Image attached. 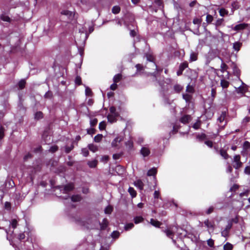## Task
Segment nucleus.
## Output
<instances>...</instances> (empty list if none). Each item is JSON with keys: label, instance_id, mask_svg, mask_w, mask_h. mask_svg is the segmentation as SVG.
<instances>
[{"label": "nucleus", "instance_id": "nucleus-1", "mask_svg": "<svg viewBox=\"0 0 250 250\" xmlns=\"http://www.w3.org/2000/svg\"><path fill=\"white\" fill-rule=\"evenodd\" d=\"M183 88V86L178 83L175 84L172 89H169L168 87L162 85L161 89L164 102L167 104H170V102L168 100V97L174 93H180Z\"/></svg>", "mask_w": 250, "mask_h": 250}, {"label": "nucleus", "instance_id": "nucleus-2", "mask_svg": "<svg viewBox=\"0 0 250 250\" xmlns=\"http://www.w3.org/2000/svg\"><path fill=\"white\" fill-rule=\"evenodd\" d=\"M162 231L166 234L167 237L172 239V242L176 246V240L173 238L174 234L176 233L177 235L180 237H182L186 235V233L183 234L182 232H184V230L181 229H179L177 226L172 227L171 226H169L167 229L162 230Z\"/></svg>", "mask_w": 250, "mask_h": 250}, {"label": "nucleus", "instance_id": "nucleus-3", "mask_svg": "<svg viewBox=\"0 0 250 250\" xmlns=\"http://www.w3.org/2000/svg\"><path fill=\"white\" fill-rule=\"evenodd\" d=\"M88 34L86 32V29L82 27L79 29V32L76 36L75 43L79 50L80 53L82 55L81 47L84 45L85 42L88 38Z\"/></svg>", "mask_w": 250, "mask_h": 250}, {"label": "nucleus", "instance_id": "nucleus-4", "mask_svg": "<svg viewBox=\"0 0 250 250\" xmlns=\"http://www.w3.org/2000/svg\"><path fill=\"white\" fill-rule=\"evenodd\" d=\"M18 225V221L16 219H13L9 222V227L8 229H6L5 231L7 234V239L9 241L10 245L14 246L12 244V241L10 238V235H11L14 232V229H15Z\"/></svg>", "mask_w": 250, "mask_h": 250}, {"label": "nucleus", "instance_id": "nucleus-5", "mask_svg": "<svg viewBox=\"0 0 250 250\" xmlns=\"http://www.w3.org/2000/svg\"><path fill=\"white\" fill-rule=\"evenodd\" d=\"M139 153L140 155L142 156L144 160H148L149 156L151 154V149L150 146L148 144H146L142 146Z\"/></svg>", "mask_w": 250, "mask_h": 250}, {"label": "nucleus", "instance_id": "nucleus-6", "mask_svg": "<svg viewBox=\"0 0 250 250\" xmlns=\"http://www.w3.org/2000/svg\"><path fill=\"white\" fill-rule=\"evenodd\" d=\"M124 136L120 135L117 136L112 142L111 146L117 149H120L122 146V141L124 140Z\"/></svg>", "mask_w": 250, "mask_h": 250}, {"label": "nucleus", "instance_id": "nucleus-7", "mask_svg": "<svg viewBox=\"0 0 250 250\" xmlns=\"http://www.w3.org/2000/svg\"><path fill=\"white\" fill-rule=\"evenodd\" d=\"M232 167L235 169H238L242 167L243 163L241 161V156L240 155H235L232 159Z\"/></svg>", "mask_w": 250, "mask_h": 250}, {"label": "nucleus", "instance_id": "nucleus-8", "mask_svg": "<svg viewBox=\"0 0 250 250\" xmlns=\"http://www.w3.org/2000/svg\"><path fill=\"white\" fill-rule=\"evenodd\" d=\"M241 83V85L236 88V91L237 93L244 94L249 91L250 87L244 83L241 80H239Z\"/></svg>", "mask_w": 250, "mask_h": 250}, {"label": "nucleus", "instance_id": "nucleus-9", "mask_svg": "<svg viewBox=\"0 0 250 250\" xmlns=\"http://www.w3.org/2000/svg\"><path fill=\"white\" fill-rule=\"evenodd\" d=\"M183 99L186 101L187 104L189 105L193 103V96L192 94L188 93H183L182 94Z\"/></svg>", "mask_w": 250, "mask_h": 250}, {"label": "nucleus", "instance_id": "nucleus-10", "mask_svg": "<svg viewBox=\"0 0 250 250\" xmlns=\"http://www.w3.org/2000/svg\"><path fill=\"white\" fill-rule=\"evenodd\" d=\"M232 226L230 223H228L226 227L221 230V235L223 237H227L229 236L230 230Z\"/></svg>", "mask_w": 250, "mask_h": 250}, {"label": "nucleus", "instance_id": "nucleus-11", "mask_svg": "<svg viewBox=\"0 0 250 250\" xmlns=\"http://www.w3.org/2000/svg\"><path fill=\"white\" fill-rule=\"evenodd\" d=\"M188 67V63L187 62H185L180 64L179 65V69L177 71V75L180 76L182 74L183 71Z\"/></svg>", "mask_w": 250, "mask_h": 250}, {"label": "nucleus", "instance_id": "nucleus-12", "mask_svg": "<svg viewBox=\"0 0 250 250\" xmlns=\"http://www.w3.org/2000/svg\"><path fill=\"white\" fill-rule=\"evenodd\" d=\"M231 67L233 70V73L234 75L236 76L239 80H240L239 78L240 75V71L238 68L237 65L234 63H232Z\"/></svg>", "mask_w": 250, "mask_h": 250}, {"label": "nucleus", "instance_id": "nucleus-13", "mask_svg": "<svg viewBox=\"0 0 250 250\" xmlns=\"http://www.w3.org/2000/svg\"><path fill=\"white\" fill-rule=\"evenodd\" d=\"M146 59L148 61L150 62H152V64L153 65V66L155 67V69L157 71H162V69H158L157 68V65L156 64V63L154 62V57L151 54H146Z\"/></svg>", "mask_w": 250, "mask_h": 250}, {"label": "nucleus", "instance_id": "nucleus-14", "mask_svg": "<svg viewBox=\"0 0 250 250\" xmlns=\"http://www.w3.org/2000/svg\"><path fill=\"white\" fill-rule=\"evenodd\" d=\"M74 188V184L72 183H69L66 185H65L63 188V190L64 193H67L71 190H73V189Z\"/></svg>", "mask_w": 250, "mask_h": 250}, {"label": "nucleus", "instance_id": "nucleus-15", "mask_svg": "<svg viewBox=\"0 0 250 250\" xmlns=\"http://www.w3.org/2000/svg\"><path fill=\"white\" fill-rule=\"evenodd\" d=\"M157 170L156 167H152V168L149 169L147 172V175L148 176H153L154 179L156 180V175L157 174Z\"/></svg>", "mask_w": 250, "mask_h": 250}, {"label": "nucleus", "instance_id": "nucleus-16", "mask_svg": "<svg viewBox=\"0 0 250 250\" xmlns=\"http://www.w3.org/2000/svg\"><path fill=\"white\" fill-rule=\"evenodd\" d=\"M134 185L140 190H143L144 189V184L141 180L139 179L135 181L134 182Z\"/></svg>", "mask_w": 250, "mask_h": 250}, {"label": "nucleus", "instance_id": "nucleus-17", "mask_svg": "<svg viewBox=\"0 0 250 250\" xmlns=\"http://www.w3.org/2000/svg\"><path fill=\"white\" fill-rule=\"evenodd\" d=\"M101 230L105 229L108 226V221L107 219L104 218L102 223H99Z\"/></svg>", "mask_w": 250, "mask_h": 250}, {"label": "nucleus", "instance_id": "nucleus-18", "mask_svg": "<svg viewBox=\"0 0 250 250\" xmlns=\"http://www.w3.org/2000/svg\"><path fill=\"white\" fill-rule=\"evenodd\" d=\"M247 26V24L245 23H241L237 25H236L233 28V30L234 31H239L240 30H242L245 29Z\"/></svg>", "mask_w": 250, "mask_h": 250}, {"label": "nucleus", "instance_id": "nucleus-19", "mask_svg": "<svg viewBox=\"0 0 250 250\" xmlns=\"http://www.w3.org/2000/svg\"><path fill=\"white\" fill-rule=\"evenodd\" d=\"M190 120H191V116L188 115H186L181 118L180 122L183 124H187Z\"/></svg>", "mask_w": 250, "mask_h": 250}, {"label": "nucleus", "instance_id": "nucleus-20", "mask_svg": "<svg viewBox=\"0 0 250 250\" xmlns=\"http://www.w3.org/2000/svg\"><path fill=\"white\" fill-rule=\"evenodd\" d=\"M61 14L66 16L69 19H72L74 17L73 13L68 10H62L61 12Z\"/></svg>", "mask_w": 250, "mask_h": 250}, {"label": "nucleus", "instance_id": "nucleus-21", "mask_svg": "<svg viewBox=\"0 0 250 250\" xmlns=\"http://www.w3.org/2000/svg\"><path fill=\"white\" fill-rule=\"evenodd\" d=\"M125 145L128 150H131L134 147L133 142L131 140H129L125 143Z\"/></svg>", "mask_w": 250, "mask_h": 250}, {"label": "nucleus", "instance_id": "nucleus-22", "mask_svg": "<svg viewBox=\"0 0 250 250\" xmlns=\"http://www.w3.org/2000/svg\"><path fill=\"white\" fill-rule=\"evenodd\" d=\"M198 58V54L193 51H191L190 54V58L189 61L190 62H192L195 61L197 60Z\"/></svg>", "mask_w": 250, "mask_h": 250}, {"label": "nucleus", "instance_id": "nucleus-23", "mask_svg": "<svg viewBox=\"0 0 250 250\" xmlns=\"http://www.w3.org/2000/svg\"><path fill=\"white\" fill-rule=\"evenodd\" d=\"M242 45V42H236L233 44V49L236 52H238L240 49Z\"/></svg>", "mask_w": 250, "mask_h": 250}, {"label": "nucleus", "instance_id": "nucleus-24", "mask_svg": "<svg viewBox=\"0 0 250 250\" xmlns=\"http://www.w3.org/2000/svg\"><path fill=\"white\" fill-rule=\"evenodd\" d=\"M219 59L222 62V63L221 64V69H220L221 72L223 73H224L226 71L228 75L229 73H228V72L227 71V70L228 69V66L223 62V60L220 57H219Z\"/></svg>", "mask_w": 250, "mask_h": 250}, {"label": "nucleus", "instance_id": "nucleus-25", "mask_svg": "<svg viewBox=\"0 0 250 250\" xmlns=\"http://www.w3.org/2000/svg\"><path fill=\"white\" fill-rule=\"evenodd\" d=\"M226 117V111H223L220 116L218 118L217 121L219 122L221 124H222L225 120Z\"/></svg>", "mask_w": 250, "mask_h": 250}, {"label": "nucleus", "instance_id": "nucleus-26", "mask_svg": "<svg viewBox=\"0 0 250 250\" xmlns=\"http://www.w3.org/2000/svg\"><path fill=\"white\" fill-rule=\"evenodd\" d=\"M150 223L152 226L157 228H159L160 225H161V222L152 218L150 219Z\"/></svg>", "mask_w": 250, "mask_h": 250}, {"label": "nucleus", "instance_id": "nucleus-27", "mask_svg": "<svg viewBox=\"0 0 250 250\" xmlns=\"http://www.w3.org/2000/svg\"><path fill=\"white\" fill-rule=\"evenodd\" d=\"M243 149L248 152L250 151V143L249 142H244L243 144Z\"/></svg>", "mask_w": 250, "mask_h": 250}, {"label": "nucleus", "instance_id": "nucleus-28", "mask_svg": "<svg viewBox=\"0 0 250 250\" xmlns=\"http://www.w3.org/2000/svg\"><path fill=\"white\" fill-rule=\"evenodd\" d=\"M186 92L188 94H190L192 95L194 92V87L192 85L188 84L186 87Z\"/></svg>", "mask_w": 250, "mask_h": 250}, {"label": "nucleus", "instance_id": "nucleus-29", "mask_svg": "<svg viewBox=\"0 0 250 250\" xmlns=\"http://www.w3.org/2000/svg\"><path fill=\"white\" fill-rule=\"evenodd\" d=\"M196 138L199 141L202 142L206 139L207 136L205 133L198 134L196 136Z\"/></svg>", "mask_w": 250, "mask_h": 250}, {"label": "nucleus", "instance_id": "nucleus-30", "mask_svg": "<svg viewBox=\"0 0 250 250\" xmlns=\"http://www.w3.org/2000/svg\"><path fill=\"white\" fill-rule=\"evenodd\" d=\"M97 163L98 162L97 160H93L92 161H88L87 162V165L90 168H94L97 166Z\"/></svg>", "mask_w": 250, "mask_h": 250}, {"label": "nucleus", "instance_id": "nucleus-31", "mask_svg": "<svg viewBox=\"0 0 250 250\" xmlns=\"http://www.w3.org/2000/svg\"><path fill=\"white\" fill-rule=\"evenodd\" d=\"M118 116H115L114 115L109 114L107 116L108 121L111 123H114L116 121V117Z\"/></svg>", "mask_w": 250, "mask_h": 250}, {"label": "nucleus", "instance_id": "nucleus-32", "mask_svg": "<svg viewBox=\"0 0 250 250\" xmlns=\"http://www.w3.org/2000/svg\"><path fill=\"white\" fill-rule=\"evenodd\" d=\"M233 248V245L230 244L229 242H227L224 245L223 250H232Z\"/></svg>", "mask_w": 250, "mask_h": 250}, {"label": "nucleus", "instance_id": "nucleus-33", "mask_svg": "<svg viewBox=\"0 0 250 250\" xmlns=\"http://www.w3.org/2000/svg\"><path fill=\"white\" fill-rule=\"evenodd\" d=\"M220 154L221 155L222 157H223L225 159H227L229 157V155L227 153L226 150L224 149H221L220 150Z\"/></svg>", "mask_w": 250, "mask_h": 250}, {"label": "nucleus", "instance_id": "nucleus-34", "mask_svg": "<svg viewBox=\"0 0 250 250\" xmlns=\"http://www.w3.org/2000/svg\"><path fill=\"white\" fill-rule=\"evenodd\" d=\"M128 192L129 193L132 198H134L136 197V192L133 188L129 187L128 189Z\"/></svg>", "mask_w": 250, "mask_h": 250}, {"label": "nucleus", "instance_id": "nucleus-35", "mask_svg": "<svg viewBox=\"0 0 250 250\" xmlns=\"http://www.w3.org/2000/svg\"><path fill=\"white\" fill-rule=\"evenodd\" d=\"M204 224L206 227H207V228H208L209 229H213V225L211 222L209 221L208 220H207L205 221Z\"/></svg>", "mask_w": 250, "mask_h": 250}, {"label": "nucleus", "instance_id": "nucleus-36", "mask_svg": "<svg viewBox=\"0 0 250 250\" xmlns=\"http://www.w3.org/2000/svg\"><path fill=\"white\" fill-rule=\"evenodd\" d=\"M224 22V19L223 18L217 20L216 22L213 23L215 25V28L218 30L217 28L218 26L221 25Z\"/></svg>", "mask_w": 250, "mask_h": 250}, {"label": "nucleus", "instance_id": "nucleus-37", "mask_svg": "<svg viewBox=\"0 0 250 250\" xmlns=\"http://www.w3.org/2000/svg\"><path fill=\"white\" fill-rule=\"evenodd\" d=\"M221 85L223 88H227L229 85V82L226 80L222 79L221 81Z\"/></svg>", "mask_w": 250, "mask_h": 250}, {"label": "nucleus", "instance_id": "nucleus-38", "mask_svg": "<svg viewBox=\"0 0 250 250\" xmlns=\"http://www.w3.org/2000/svg\"><path fill=\"white\" fill-rule=\"evenodd\" d=\"M71 199L74 202H79L81 200V197L79 195H75L71 196Z\"/></svg>", "mask_w": 250, "mask_h": 250}, {"label": "nucleus", "instance_id": "nucleus-39", "mask_svg": "<svg viewBox=\"0 0 250 250\" xmlns=\"http://www.w3.org/2000/svg\"><path fill=\"white\" fill-rule=\"evenodd\" d=\"M134 225L132 223H127L125 226L124 229L125 230L128 231L132 229L134 227Z\"/></svg>", "mask_w": 250, "mask_h": 250}, {"label": "nucleus", "instance_id": "nucleus-40", "mask_svg": "<svg viewBox=\"0 0 250 250\" xmlns=\"http://www.w3.org/2000/svg\"><path fill=\"white\" fill-rule=\"evenodd\" d=\"M110 112L111 115H114L115 116H119V113L116 111V109L114 106H111L109 108Z\"/></svg>", "mask_w": 250, "mask_h": 250}, {"label": "nucleus", "instance_id": "nucleus-41", "mask_svg": "<svg viewBox=\"0 0 250 250\" xmlns=\"http://www.w3.org/2000/svg\"><path fill=\"white\" fill-rule=\"evenodd\" d=\"M121 9L119 6H114L112 9V12L114 14H118L120 12Z\"/></svg>", "mask_w": 250, "mask_h": 250}, {"label": "nucleus", "instance_id": "nucleus-42", "mask_svg": "<svg viewBox=\"0 0 250 250\" xmlns=\"http://www.w3.org/2000/svg\"><path fill=\"white\" fill-rule=\"evenodd\" d=\"M238 222V218L237 216H236L234 218H232L231 219H229L228 220V223H230L231 224V226H232V225L233 223L237 224Z\"/></svg>", "mask_w": 250, "mask_h": 250}, {"label": "nucleus", "instance_id": "nucleus-43", "mask_svg": "<svg viewBox=\"0 0 250 250\" xmlns=\"http://www.w3.org/2000/svg\"><path fill=\"white\" fill-rule=\"evenodd\" d=\"M113 211V208L111 206L106 207L104 209V212L105 214H111Z\"/></svg>", "mask_w": 250, "mask_h": 250}, {"label": "nucleus", "instance_id": "nucleus-44", "mask_svg": "<svg viewBox=\"0 0 250 250\" xmlns=\"http://www.w3.org/2000/svg\"><path fill=\"white\" fill-rule=\"evenodd\" d=\"M144 218L142 216H136L134 218V223L136 224L142 222Z\"/></svg>", "mask_w": 250, "mask_h": 250}, {"label": "nucleus", "instance_id": "nucleus-45", "mask_svg": "<svg viewBox=\"0 0 250 250\" xmlns=\"http://www.w3.org/2000/svg\"><path fill=\"white\" fill-rule=\"evenodd\" d=\"M250 189H246L245 190V191L243 192H241L239 194V196L240 197H243L244 196H248L249 194V193H250Z\"/></svg>", "mask_w": 250, "mask_h": 250}, {"label": "nucleus", "instance_id": "nucleus-46", "mask_svg": "<svg viewBox=\"0 0 250 250\" xmlns=\"http://www.w3.org/2000/svg\"><path fill=\"white\" fill-rule=\"evenodd\" d=\"M122 78V75L120 74H118L114 76L113 77V81L115 83H118L120 81Z\"/></svg>", "mask_w": 250, "mask_h": 250}, {"label": "nucleus", "instance_id": "nucleus-47", "mask_svg": "<svg viewBox=\"0 0 250 250\" xmlns=\"http://www.w3.org/2000/svg\"><path fill=\"white\" fill-rule=\"evenodd\" d=\"M172 81V79H170V78H167V79H166L165 80L164 83H163V84L160 83V85L161 86V85H164L166 87H168V86H166V85H165V83L167 84V85H169V84H170L171 83Z\"/></svg>", "mask_w": 250, "mask_h": 250}, {"label": "nucleus", "instance_id": "nucleus-48", "mask_svg": "<svg viewBox=\"0 0 250 250\" xmlns=\"http://www.w3.org/2000/svg\"><path fill=\"white\" fill-rule=\"evenodd\" d=\"M88 148L90 150H91V151H92L93 152H96L98 150L97 147L93 144L89 145Z\"/></svg>", "mask_w": 250, "mask_h": 250}, {"label": "nucleus", "instance_id": "nucleus-49", "mask_svg": "<svg viewBox=\"0 0 250 250\" xmlns=\"http://www.w3.org/2000/svg\"><path fill=\"white\" fill-rule=\"evenodd\" d=\"M43 117V114L42 112L39 111L35 114V118L39 120Z\"/></svg>", "mask_w": 250, "mask_h": 250}, {"label": "nucleus", "instance_id": "nucleus-50", "mask_svg": "<svg viewBox=\"0 0 250 250\" xmlns=\"http://www.w3.org/2000/svg\"><path fill=\"white\" fill-rule=\"evenodd\" d=\"M200 125H201V121L200 120H198L196 123H195L193 124L192 127L195 130H197L200 128Z\"/></svg>", "mask_w": 250, "mask_h": 250}, {"label": "nucleus", "instance_id": "nucleus-51", "mask_svg": "<svg viewBox=\"0 0 250 250\" xmlns=\"http://www.w3.org/2000/svg\"><path fill=\"white\" fill-rule=\"evenodd\" d=\"M120 232L118 231H113L111 234V237L114 239L118 238Z\"/></svg>", "mask_w": 250, "mask_h": 250}, {"label": "nucleus", "instance_id": "nucleus-52", "mask_svg": "<svg viewBox=\"0 0 250 250\" xmlns=\"http://www.w3.org/2000/svg\"><path fill=\"white\" fill-rule=\"evenodd\" d=\"M228 13V12L224 8H221L219 10V14L222 17H224L225 15H227Z\"/></svg>", "mask_w": 250, "mask_h": 250}, {"label": "nucleus", "instance_id": "nucleus-53", "mask_svg": "<svg viewBox=\"0 0 250 250\" xmlns=\"http://www.w3.org/2000/svg\"><path fill=\"white\" fill-rule=\"evenodd\" d=\"M103 135L102 134H98L95 136L94 140L95 142L98 143L101 141Z\"/></svg>", "mask_w": 250, "mask_h": 250}, {"label": "nucleus", "instance_id": "nucleus-54", "mask_svg": "<svg viewBox=\"0 0 250 250\" xmlns=\"http://www.w3.org/2000/svg\"><path fill=\"white\" fill-rule=\"evenodd\" d=\"M201 22V20L198 18H195L193 19V23L197 25L198 28L200 26V25Z\"/></svg>", "mask_w": 250, "mask_h": 250}, {"label": "nucleus", "instance_id": "nucleus-55", "mask_svg": "<svg viewBox=\"0 0 250 250\" xmlns=\"http://www.w3.org/2000/svg\"><path fill=\"white\" fill-rule=\"evenodd\" d=\"M213 17L209 14H208L206 16V21L208 23H210L213 21Z\"/></svg>", "mask_w": 250, "mask_h": 250}, {"label": "nucleus", "instance_id": "nucleus-56", "mask_svg": "<svg viewBox=\"0 0 250 250\" xmlns=\"http://www.w3.org/2000/svg\"><path fill=\"white\" fill-rule=\"evenodd\" d=\"M25 84V82L24 80H22L19 82L18 83L19 87L20 89H22L24 88Z\"/></svg>", "mask_w": 250, "mask_h": 250}, {"label": "nucleus", "instance_id": "nucleus-57", "mask_svg": "<svg viewBox=\"0 0 250 250\" xmlns=\"http://www.w3.org/2000/svg\"><path fill=\"white\" fill-rule=\"evenodd\" d=\"M74 146L73 145H71L70 146H66L65 147V151L66 153H69L73 148Z\"/></svg>", "mask_w": 250, "mask_h": 250}, {"label": "nucleus", "instance_id": "nucleus-58", "mask_svg": "<svg viewBox=\"0 0 250 250\" xmlns=\"http://www.w3.org/2000/svg\"><path fill=\"white\" fill-rule=\"evenodd\" d=\"M58 149V147L57 146H53L50 147L49 151L52 153H54L57 151Z\"/></svg>", "mask_w": 250, "mask_h": 250}, {"label": "nucleus", "instance_id": "nucleus-59", "mask_svg": "<svg viewBox=\"0 0 250 250\" xmlns=\"http://www.w3.org/2000/svg\"><path fill=\"white\" fill-rule=\"evenodd\" d=\"M52 96L53 94L52 92L48 91L47 92L45 93L44 95V97L47 99H51L52 97Z\"/></svg>", "mask_w": 250, "mask_h": 250}, {"label": "nucleus", "instance_id": "nucleus-60", "mask_svg": "<svg viewBox=\"0 0 250 250\" xmlns=\"http://www.w3.org/2000/svg\"><path fill=\"white\" fill-rule=\"evenodd\" d=\"M75 83L77 85H81L82 83L81 78L80 76H77L75 80Z\"/></svg>", "mask_w": 250, "mask_h": 250}, {"label": "nucleus", "instance_id": "nucleus-61", "mask_svg": "<svg viewBox=\"0 0 250 250\" xmlns=\"http://www.w3.org/2000/svg\"><path fill=\"white\" fill-rule=\"evenodd\" d=\"M239 188V186L236 184H234L230 188V190L231 191L235 192Z\"/></svg>", "mask_w": 250, "mask_h": 250}, {"label": "nucleus", "instance_id": "nucleus-62", "mask_svg": "<svg viewBox=\"0 0 250 250\" xmlns=\"http://www.w3.org/2000/svg\"><path fill=\"white\" fill-rule=\"evenodd\" d=\"M214 208L213 206H210L207 209L206 211V213L207 214H210L214 210Z\"/></svg>", "mask_w": 250, "mask_h": 250}, {"label": "nucleus", "instance_id": "nucleus-63", "mask_svg": "<svg viewBox=\"0 0 250 250\" xmlns=\"http://www.w3.org/2000/svg\"><path fill=\"white\" fill-rule=\"evenodd\" d=\"M99 129L100 130H104L105 128L106 124L104 122H102L99 124Z\"/></svg>", "mask_w": 250, "mask_h": 250}, {"label": "nucleus", "instance_id": "nucleus-64", "mask_svg": "<svg viewBox=\"0 0 250 250\" xmlns=\"http://www.w3.org/2000/svg\"><path fill=\"white\" fill-rule=\"evenodd\" d=\"M244 173L247 175H250V167L247 166L244 169Z\"/></svg>", "mask_w": 250, "mask_h": 250}]
</instances>
